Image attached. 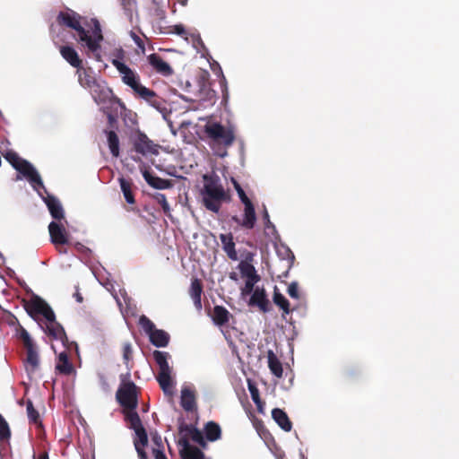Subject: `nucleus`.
Returning <instances> with one entry per match:
<instances>
[{
	"mask_svg": "<svg viewBox=\"0 0 459 459\" xmlns=\"http://www.w3.org/2000/svg\"><path fill=\"white\" fill-rule=\"evenodd\" d=\"M56 22L60 26L74 30L78 43L87 48L90 52L96 53L100 49V43L104 38L98 19L92 18L88 22L76 12L68 10L57 14Z\"/></svg>",
	"mask_w": 459,
	"mask_h": 459,
	"instance_id": "f257e3e1",
	"label": "nucleus"
},
{
	"mask_svg": "<svg viewBox=\"0 0 459 459\" xmlns=\"http://www.w3.org/2000/svg\"><path fill=\"white\" fill-rule=\"evenodd\" d=\"M204 188L202 190L203 204L204 207L212 212H219L222 203L230 200L229 194L220 182V178L216 175H204Z\"/></svg>",
	"mask_w": 459,
	"mask_h": 459,
	"instance_id": "f03ea898",
	"label": "nucleus"
},
{
	"mask_svg": "<svg viewBox=\"0 0 459 459\" xmlns=\"http://www.w3.org/2000/svg\"><path fill=\"white\" fill-rule=\"evenodd\" d=\"M116 399L123 408L125 420H129V415L137 413L138 406V387L131 380L122 379L116 393Z\"/></svg>",
	"mask_w": 459,
	"mask_h": 459,
	"instance_id": "7ed1b4c3",
	"label": "nucleus"
},
{
	"mask_svg": "<svg viewBox=\"0 0 459 459\" xmlns=\"http://www.w3.org/2000/svg\"><path fill=\"white\" fill-rule=\"evenodd\" d=\"M76 74L80 85L90 91L91 97L97 104L106 102L111 91L97 81L91 68H83L82 65L77 69Z\"/></svg>",
	"mask_w": 459,
	"mask_h": 459,
	"instance_id": "20e7f679",
	"label": "nucleus"
},
{
	"mask_svg": "<svg viewBox=\"0 0 459 459\" xmlns=\"http://www.w3.org/2000/svg\"><path fill=\"white\" fill-rule=\"evenodd\" d=\"M204 132L212 144L230 147L235 141L234 130L218 122H208L204 126Z\"/></svg>",
	"mask_w": 459,
	"mask_h": 459,
	"instance_id": "39448f33",
	"label": "nucleus"
},
{
	"mask_svg": "<svg viewBox=\"0 0 459 459\" xmlns=\"http://www.w3.org/2000/svg\"><path fill=\"white\" fill-rule=\"evenodd\" d=\"M153 358L159 366L157 381L164 393H170L172 388L171 368L168 363L169 353L154 351Z\"/></svg>",
	"mask_w": 459,
	"mask_h": 459,
	"instance_id": "423d86ee",
	"label": "nucleus"
},
{
	"mask_svg": "<svg viewBox=\"0 0 459 459\" xmlns=\"http://www.w3.org/2000/svg\"><path fill=\"white\" fill-rule=\"evenodd\" d=\"M130 428L134 430L136 437L134 440L135 450L140 459H147V455L144 447L148 444V435L142 424V420L138 413H132L129 415V420H126Z\"/></svg>",
	"mask_w": 459,
	"mask_h": 459,
	"instance_id": "0eeeda50",
	"label": "nucleus"
},
{
	"mask_svg": "<svg viewBox=\"0 0 459 459\" xmlns=\"http://www.w3.org/2000/svg\"><path fill=\"white\" fill-rule=\"evenodd\" d=\"M139 325L149 336L150 342L156 347H166L169 342V334L164 330L156 329L155 325L146 316L139 318Z\"/></svg>",
	"mask_w": 459,
	"mask_h": 459,
	"instance_id": "6e6552de",
	"label": "nucleus"
},
{
	"mask_svg": "<svg viewBox=\"0 0 459 459\" xmlns=\"http://www.w3.org/2000/svg\"><path fill=\"white\" fill-rule=\"evenodd\" d=\"M130 141L134 146V150L142 155L159 153L160 145L154 143L144 133L137 130L130 136Z\"/></svg>",
	"mask_w": 459,
	"mask_h": 459,
	"instance_id": "1a4fd4ad",
	"label": "nucleus"
},
{
	"mask_svg": "<svg viewBox=\"0 0 459 459\" xmlns=\"http://www.w3.org/2000/svg\"><path fill=\"white\" fill-rule=\"evenodd\" d=\"M24 308L30 316L40 315L45 317L47 321L54 319V311L49 305L38 296H33L30 300L24 304Z\"/></svg>",
	"mask_w": 459,
	"mask_h": 459,
	"instance_id": "9d476101",
	"label": "nucleus"
},
{
	"mask_svg": "<svg viewBox=\"0 0 459 459\" xmlns=\"http://www.w3.org/2000/svg\"><path fill=\"white\" fill-rule=\"evenodd\" d=\"M15 169L30 183L36 191H39V188L45 189L39 174L28 160L22 159L20 163L15 166Z\"/></svg>",
	"mask_w": 459,
	"mask_h": 459,
	"instance_id": "9b49d317",
	"label": "nucleus"
},
{
	"mask_svg": "<svg viewBox=\"0 0 459 459\" xmlns=\"http://www.w3.org/2000/svg\"><path fill=\"white\" fill-rule=\"evenodd\" d=\"M113 65L122 74V82L129 86L133 91L141 84L140 78L129 66L118 60H113Z\"/></svg>",
	"mask_w": 459,
	"mask_h": 459,
	"instance_id": "f8f14e48",
	"label": "nucleus"
},
{
	"mask_svg": "<svg viewBox=\"0 0 459 459\" xmlns=\"http://www.w3.org/2000/svg\"><path fill=\"white\" fill-rule=\"evenodd\" d=\"M48 231L50 240L56 246V247L68 244V233L62 224L56 221H51L48 225Z\"/></svg>",
	"mask_w": 459,
	"mask_h": 459,
	"instance_id": "ddd939ff",
	"label": "nucleus"
},
{
	"mask_svg": "<svg viewBox=\"0 0 459 459\" xmlns=\"http://www.w3.org/2000/svg\"><path fill=\"white\" fill-rule=\"evenodd\" d=\"M248 306L257 307L260 311L266 313L270 310V301L267 299L264 289L256 288L248 301Z\"/></svg>",
	"mask_w": 459,
	"mask_h": 459,
	"instance_id": "4468645a",
	"label": "nucleus"
},
{
	"mask_svg": "<svg viewBox=\"0 0 459 459\" xmlns=\"http://www.w3.org/2000/svg\"><path fill=\"white\" fill-rule=\"evenodd\" d=\"M245 209H244V219L240 221L237 216H233L232 220L237 222L241 227L251 230L255 227V221H256V215L255 207L252 204V202H249L247 204H244Z\"/></svg>",
	"mask_w": 459,
	"mask_h": 459,
	"instance_id": "2eb2a0df",
	"label": "nucleus"
},
{
	"mask_svg": "<svg viewBox=\"0 0 459 459\" xmlns=\"http://www.w3.org/2000/svg\"><path fill=\"white\" fill-rule=\"evenodd\" d=\"M178 445L182 446L180 450L182 459H204V453L196 446H191L186 437H181Z\"/></svg>",
	"mask_w": 459,
	"mask_h": 459,
	"instance_id": "dca6fc26",
	"label": "nucleus"
},
{
	"mask_svg": "<svg viewBox=\"0 0 459 459\" xmlns=\"http://www.w3.org/2000/svg\"><path fill=\"white\" fill-rule=\"evenodd\" d=\"M148 62L158 74L164 76H169L173 74L171 66L158 54H151L148 56Z\"/></svg>",
	"mask_w": 459,
	"mask_h": 459,
	"instance_id": "f3484780",
	"label": "nucleus"
},
{
	"mask_svg": "<svg viewBox=\"0 0 459 459\" xmlns=\"http://www.w3.org/2000/svg\"><path fill=\"white\" fill-rule=\"evenodd\" d=\"M59 52L62 57L73 67L78 69L82 65V61L80 58L77 51L71 46H61Z\"/></svg>",
	"mask_w": 459,
	"mask_h": 459,
	"instance_id": "a211bd4d",
	"label": "nucleus"
},
{
	"mask_svg": "<svg viewBox=\"0 0 459 459\" xmlns=\"http://www.w3.org/2000/svg\"><path fill=\"white\" fill-rule=\"evenodd\" d=\"M45 204L53 217L56 221L65 219V212L60 201L54 195H48L45 199Z\"/></svg>",
	"mask_w": 459,
	"mask_h": 459,
	"instance_id": "6ab92c4d",
	"label": "nucleus"
},
{
	"mask_svg": "<svg viewBox=\"0 0 459 459\" xmlns=\"http://www.w3.org/2000/svg\"><path fill=\"white\" fill-rule=\"evenodd\" d=\"M143 177L148 185L156 189H167L172 186L169 180L154 176L147 169L143 171Z\"/></svg>",
	"mask_w": 459,
	"mask_h": 459,
	"instance_id": "aec40b11",
	"label": "nucleus"
},
{
	"mask_svg": "<svg viewBox=\"0 0 459 459\" xmlns=\"http://www.w3.org/2000/svg\"><path fill=\"white\" fill-rule=\"evenodd\" d=\"M180 404L186 411L196 410L195 392L189 388H183L181 391Z\"/></svg>",
	"mask_w": 459,
	"mask_h": 459,
	"instance_id": "412c9836",
	"label": "nucleus"
},
{
	"mask_svg": "<svg viewBox=\"0 0 459 459\" xmlns=\"http://www.w3.org/2000/svg\"><path fill=\"white\" fill-rule=\"evenodd\" d=\"M220 239L222 244V248L224 252L227 254L230 259L237 260L238 254L235 248V242L233 240V236L231 233L229 234H221Z\"/></svg>",
	"mask_w": 459,
	"mask_h": 459,
	"instance_id": "4be33fe9",
	"label": "nucleus"
},
{
	"mask_svg": "<svg viewBox=\"0 0 459 459\" xmlns=\"http://www.w3.org/2000/svg\"><path fill=\"white\" fill-rule=\"evenodd\" d=\"M272 417L275 422L280 426L281 429L289 432L292 429V423L289 419L287 413L279 408H275L272 411Z\"/></svg>",
	"mask_w": 459,
	"mask_h": 459,
	"instance_id": "5701e85b",
	"label": "nucleus"
},
{
	"mask_svg": "<svg viewBox=\"0 0 459 459\" xmlns=\"http://www.w3.org/2000/svg\"><path fill=\"white\" fill-rule=\"evenodd\" d=\"M56 370L58 371V373L65 376H69L74 372V368L73 364L70 362L66 351H62L58 355V359L56 365Z\"/></svg>",
	"mask_w": 459,
	"mask_h": 459,
	"instance_id": "b1692460",
	"label": "nucleus"
},
{
	"mask_svg": "<svg viewBox=\"0 0 459 459\" xmlns=\"http://www.w3.org/2000/svg\"><path fill=\"white\" fill-rule=\"evenodd\" d=\"M26 349V369L27 371H35L39 367V354L34 344L25 347Z\"/></svg>",
	"mask_w": 459,
	"mask_h": 459,
	"instance_id": "393cba45",
	"label": "nucleus"
},
{
	"mask_svg": "<svg viewBox=\"0 0 459 459\" xmlns=\"http://www.w3.org/2000/svg\"><path fill=\"white\" fill-rule=\"evenodd\" d=\"M119 185L123 195L128 204H135L134 194L133 191L134 184L131 179H126L125 178H118Z\"/></svg>",
	"mask_w": 459,
	"mask_h": 459,
	"instance_id": "a878e982",
	"label": "nucleus"
},
{
	"mask_svg": "<svg viewBox=\"0 0 459 459\" xmlns=\"http://www.w3.org/2000/svg\"><path fill=\"white\" fill-rule=\"evenodd\" d=\"M203 293V284L201 281L197 278H195L191 281L189 294L194 301L195 306L197 308L202 307V299L201 296Z\"/></svg>",
	"mask_w": 459,
	"mask_h": 459,
	"instance_id": "bb28decb",
	"label": "nucleus"
},
{
	"mask_svg": "<svg viewBox=\"0 0 459 459\" xmlns=\"http://www.w3.org/2000/svg\"><path fill=\"white\" fill-rule=\"evenodd\" d=\"M268 368L270 371L278 378H281L283 374L282 365L277 358L273 351L268 350L267 351Z\"/></svg>",
	"mask_w": 459,
	"mask_h": 459,
	"instance_id": "cd10ccee",
	"label": "nucleus"
},
{
	"mask_svg": "<svg viewBox=\"0 0 459 459\" xmlns=\"http://www.w3.org/2000/svg\"><path fill=\"white\" fill-rule=\"evenodd\" d=\"M273 303L282 310V317L291 312L289 300L281 294L278 288L275 286L273 295Z\"/></svg>",
	"mask_w": 459,
	"mask_h": 459,
	"instance_id": "c85d7f7f",
	"label": "nucleus"
},
{
	"mask_svg": "<svg viewBox=\"0 0 459 459\" xmlns=\"http://www.w3.org/2000/svg\"><path fill=\"white\" fill-rule=\"evenodd\" d=\"M230 313L222 306H215L212 312V320L219 326L225 325L230 320Z\"/></svg>",
	"mask_w": 459,
	"mask_h": 459,
	"instance_id": "c756f323",
	"label": "nucleus"
},
{
	"mask_svg": "<svg viewBox=\"0 0 459 459\" xmlns=\"http://www.w3.org/2000/svg\"><path fill=\"white\" fill-rule=\"evenodd\" d=\"M108 146L113 157L117 158L120 154L119 138L115 131H105Z\"/></svg>",
	"mask_w": 459,
	"mask_h": 459,
	"instance_id": "7c9ffc66",
	"label": "nucleus"
},
{
	"mask_svg": "<svg viewBox=\"0 0 459 459\" xmlns=\"http://www.w3.org/2000/svg\"><path fill=\"white\" fill-rule=\"evenodd\" d=\"M47 331L48 335L54 337L55 339L63 340L65 338V333L62 325L56 321V316L54 315V319L52 321H47Z\"/></svg>",
	"mask_w": 459,
	"mask_h": 459,
	"instance_id": "2f4dec72",
	"label": "nucleus"
},
{
	"mask_svg": "<svg viewBox=\"0 0 459 459\" xmlns=\"http://www.w3.org/2000/svg\"><path fill=\"white\" fill-rule=\"evenodd\" d=\"M204 433L207 440L214 442L221 438V429L218 423L209 421L204 426Z\"/></svg>",
	"mask_w": 459,
	"mask_h": 459,
	"instance_id": "473e14b6",
	"label": "nucleus"
},
{
	"mask_svg": "<svg viewBox=\"0 0 459 459\" xmlns=\"http://www.w3.org/2000/svg\"><path fill=\"white\" fill-rule=\"evenodd\" d=\"M201 95H204V97L200 99V105L204 108L213 106L217 100L216 92L211 88L204 86L201 91Z\"/></svg>",
	"mask_w": 459,
	"mask_h": 459,
	"instance_id": "72a5a7b5",
	"label": "nucleus"
},
{
	"mask_svg": "<svg viewBox=\"0 0 459 459\" xmlns=\"http://www.w3.org/2000/svg\"><path fill=\"white\" fill-rule=\"evenodd\" d=\"M238 269L242 276L247 277V279H260L259 275L256 273V271L253 264L242 261L238 264Z\"/></svg>",
	"mask_w": 459,
	"mask_h": 459,
	"instance_id": "f704fd0d",
	"label": "nucleus"
},
{
	"mask_svg": "<svg viewBox=\"0 0 459 459\" xmlns=\"http://www.w3.org/2000/svg\"><path fill=\"white\" fill-rule=\"evenodd\" d=\"M134 93L139 95L144 100L153 103L154 100L157 98V94L152 90L146 88L145 86L140 84L137 89H135Z\"/></svg>",
	"mask_w": 459,
	"mask_h": 459,
	"instance_id": "c9c22d12",
	"label": "nucleus"
},
{
	"mask_svg": "<svg viewBox=\"0 0 459 459\" xmlns=\"http://www.w3.org/2000/svg\"><path fill=\"white\" fill-rule=\"evenodd\" d=\"M11 438V429L7 421L0 413V444L9 443Z\"/></svg>",
	"mask_w": 459,
	"mask_h": 459,
	"instance_id": "e433bc0d",
	"label": "nucleus"
},
{
	"mask_svg": "<svg viewBox=\"0 0 459 459\" xmlns=\"http://www.w3.org/2000/svg\"><path fill=\"white\" fill-rule=\"evenodd\" d=\"M152 197L157 201L158 204H160L163 212L169 219H172L170 206L167 201V198L164 194L156 193L152 195Z\"/></svg>",
	"mask_w": 459,
	"mask_h": 459,
	"instance_id": "4c0bfd02",
	"label": "nucleus"
},
{
	"mask_svg": "<svg viewBox=\"0 0 459 459\" xmlns=\"http://www.w3.org/2000/svg\"><path fill=\"white\" fill-rule=\"evenodd\" d=\"M26 406H27V414H28V418H29L30 421L36 425L41 426L39 413L34 408L33 403L30 400L27 401Z\"/></svg>",
	"mask_w": 459,
	"mask_h": 459,
	"instance_id": "58836bf2",
	"label": "nucleus"
},
{
	"mask_svg": "<svg viewBox=\"0 0 459 459\" xmlns=\"http://www.w3.org/2000/svg\"><path fill=\"white\" fill-rule=\"evenodd\" d=\"M16 335L22 341L24 347L34 344L27 330L23 328L19 323L16 328Z\"/></svg>",
	"mask_w": 459,
	"mask_h": 459,
	"instance_id": "ea45409f",
	"label": "nucleus"
},
{
	"mask_svg": "<svg viewBox=\"0 0 459 459\" xmlns=\"http://www.w3.org/2000/svg\"><path fill=\"white\" fill-rule=\"evenodd\" d=\"M185 428L186 429L190 430L189 437L194 442L197 443L198 445L202 446L203 447H204L206 446L203 433L198 429H196L195 427H185Z\"/></svg>",
	"mask_w": 459,
	"mask_h": 459,
	"instance_id": "a19ab883",
	"label": "nucleus"
},
{
	"mask_svg": "<svg viewBox=\"0 0 459 459\" xmlns=\"http://www.w3.org/2000/svg\"><path fill=\"white\" fill-rule=\"evenodd\" d=\"M4 158L15 169V166H17L20 161L22 160L17 152L13 151H8L5 153L3 154Z\"/></svg>",
	"mask_w": 459,
	"mask_h": 459,
	"instance_id": "79ce46f5",
	"label": "nucleus"
},
{
	"mask_svg": "<svg viewBox=\"0 0 459 459\" xmlns=\"http://www.w3.org/2000/svg\"><path fill=\"white\" fill-rule=\"evenodd\" d=\"M231 181H232L234 188L237 191L241 202L243 204H247V203L251 202V200L247 197V195H246L245 191L243 190V188L241 187L239 183L235 178H231Z\"/></svg>",
	"mask_w": 459,
	"mask_h": 459,
	"instance_id": "37998d69",
	"label": "nucleus"
},
{
	"mask_svg": "<svg viewBox=\"0 0 459 459\" xmlns=\"http://www.w3.org/2000/svg\"><path fill=\"white\" fill-rule=\"evenodd\" d=\"M259 280L260 279H247L245 282L244 288L241 290L242 296H247L253 293L255 290L254 286Z\"/></svg>",
	"mask_w": 459,
	"mask_h": 459,
	"instance_id": "c03bdc74",
	"label": "nucleus"
},
{
	"mask_svg": "<svg viewBox=\"0 0 459 459\" xmlns=\"http://www.w3.org/2000/svg\"><path fill=\"white\" fill-rule=\"evenodd\" d=\"M288 294L290 298L299 299V284L297 281H292L287 290Z\"/></svg>",
	"mask_w": 459,
	"mask_h": 459,
	"instance_id": "a18cd8bd",
	"label": "nucleus"
},
{
	"mask_svg": "<svg viewBox=\"0 0 459 459\" xmlns=\"http://www.w3.org/2000/svg\"><path fill=\"white\" fill-rule=\"evenodd\" d=\"M248 390L251 395V398L255 403H260V394L258 388L251 383H248Z\"/></svg>",
	"mask_w": 459,
	"mask_h": 459,
	"instance_id": "49530a36",
	"label": "nucleus"
},
{
	"mask_svg": "<svg viewBox=\"0 0 459 459\" xmlns=\"http://www.w3.org/2000/svg\"><path fill=\"white\" fill-rule=\"evenodd\" d=\"M152 441L154 445L152 448L164 449L162 437L157 432L152 433Z\"/></svg>",
	"mask_w": 459,
	"mask_h": 459,
	"instance_id": "de8ad7c7",
	"label": "nucleus"
},
{
	"mask_svg": "<svg viewBox=\"0 0 459 459\" xmlns=\"http://www.w3.org/2000/svg\"><path fill=\"white\" fill-rule=\"evenodd\" d=\"M123 358L126 363L132 359V346L129 342H126L123 345Z\"/></svg>",
	"mask_w": 459,
	"mask_h": 459,
	"instance_id": "09e8293b",
	"label": "nucleus"
},
{
	"mask_svg": "<svg viewBox=\"0 0 459 459\" xmlns=\"http://www.w3.org/2000/svg\"><path fill=\"white\" fill-rule=\"evenodd\" d=\"M263 219H264V226L266 229H270V228H272L273 230L275 229L274 225L270 221L269 213L265 208H264V211L263 213Z\"/></svg>",
	"mask_w": 459,
	"mask_h": 459,
	"instance_id": "8fccbe9b",
	"label": "nucleus"
},
{
	"mask_svg": "<svg viewBox=\"0 0 459 459\" xmlns=\"http://www.w3.org/2000/svg\"><path fill=\"white\" fill-rule=\"evenodd\" d=\"M185 427H194V426L188 425L186 423H181L179 426V433L184 434L183 437H186L188 440V437H190V430L186 429Z\"/></svg>",
	"mask_w": 459,
	"mask_h": 459,
	"instance_id": "3c124183",
	"label": "nucleus"
},
{
	"mask_svg": "<svg viewBox=\"0 0 459 459\" xmlns=\"http://www.w3.org/2000/svg\"><path fill=\"white\" fill-rule=\"evenodd\" d=\"M132 38H133L134 43L137 45V47L139 48H141L142 51L143 52L145 48H144V43H143V39L139 36H137L135 33H132Z\"/></svg>",
	"mask_w": 459,
	"mask_h": 459,
	"instance_id": "603ef678",
	"label": "nucleus"
},
{
	"mask_svg": "<svg viewBox=\"0 0 459 459\" xmlns=\"http://www.w3.org/2000/svg\"><path fill=\"white\" fill-rule=\"evenodd\" d=\"M152 455L154 459H167L163 449L161 450L160 448H152Z\"/></svg>",
	"mask_w": 459,
	"mask_h": 459,
	"instance_id": "864d4df0",
	"label": "nucleus"
},
{
	"mask_svg": "<svg viewBox=\"0 0 459 459\" xmlns=\"http://www.w3.org/2000/svg\"><path fill=\"white\" fill-rule=\"evenodd\" d=\"M33 459H49L48 454L46 451L40 452L39 455H34Z\"/></svg>",
	"mask_w": 459,
	"mask_h": 459,
	"instance_id": "5fc2aeb1",
	"label": "nucleus"
},
{
	"mask_svg": "<svg viewBox=\"0 0 459 459\" xmlns=\"http://www.w3.org/2000/svg\"><path fill=\"white\" fill-rule=\"evenodd\" d=\"M175 32L178 35H183L186 32V30L183 25H176L175 26Z\"/></svg>",
	"mask_w": 459,
	"mask_h": 459,
	"instance_id": "6e6d98bb",
	"label": "nucleus"
},
{
	"mask_svg": "<svg viewBox=\"0 0 459 459\" xmlns=\"http://www.w3.org/2000/svg\"><path fill=\"white\" fill-rule=\"evenodd\" d=\"M74 299H76L77 302L79 303H82L83 301V298H82V293L79 291V290L77 289L75 293L74 294Z\"/></svg>",
	"mask_w": 459,
	"mask_h": 459,
	"instance_id": "4d7b16f0",
	"label": "nucleus"
},
{
	"mask_svg": "<svg viewBox=\"0 0 459 459\" xmlns=\"http://www.w3.org/2000/svg\"><path fill=\"white\" fill-rule=\"evenodd\" d=\"M256 405V408H257V411L258 412L260 413H264V403L262 402V400L260 399V403H255Z\"/></svg>",
	"mask_w": 459,
	"mask_h": 459,
	"instance_id": "13d9d810",
	"label": "nucleus"
},
{
	"mask_svg": "<svg viewBox=\"0 0 459 459\" xmlns=\"http://www.w3.org/2000/svg\"><path fill=\"white\" fill-rule=\"evenodd\" d=\"M108 123H109L110 125H112V124L116 121L115 117H114V116H112L111 114H109V115L108 116Z\"/></svg>",
	"mask_w": 459,
	"mask_h": 459,
	"instance_id": "bf43d9fd",
	"label": "nucleus"
},
{
	"mask_svg": "<svg viewBox=\"0 0 459 459\" xmlns=\"http://www.w3.org/2000/svg\"><path fill=\"white\" fill-rule=\"evenodd\" d=\"M230 279H232V280H236V279H237V278H236V273H232L230 274Z\"/></svg>",
	"mask_w": 459,
	"mask_h": 459,
	"instance_id": "052dcab7",
	"label": "nucleus"
},
{
	"mask_svg": "<svg viewBox=\"0 0 459 459\" xmlns=\"http://www.w3.org/2000/svg\"><path fill=\"white\" fill-rule=\"evenodd\" d=\"M127 211L134 212V211H138V210L136 208H134V207H131V208H128Z\"/></svg>",
	"mask_w": 459,
	"mask_h": 459,
	"instance_id": "680f3d73",
	"label": "nucleus"
},
{
	"mask_svg": "<svg viewBox=\"0 0 459 459\" xmlns=\"http://www.w3.org/2000/svg\"><path fill=\"white\" fill-rule=\"evenodd\" d=\"M187 0H183L182 4H185Z\"/></svg>",
	"mask_w": 459,
	"mask_h": 459,
	"instance_id": "e2e57ef3",
	"label": "nucleus"
}]
</instances>
